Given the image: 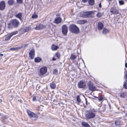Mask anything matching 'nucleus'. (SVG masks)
Returning a JSON list of instances; mask_svg holds the SVG:
<instances>
[{
	"instance_id": "nucleus-25",
	"label": "nucleus",
	"mask_w": 127,
	"mask_h": 127,
	"mask_svg": "<svg viewBox=\"0 0 127 127\" xmlns=\"http://www.w3.org/2000/svg\"><path fill=\"white\" fill-rule=\"evenodd\" d=\"M59 48V47L58 46L53 44L52 45L51 49L53 50H55Z\"/></svg>"
},
{
	"instance_id": "nucleus-31",
	"label": "nucleus",
	"mask_w": 127,
	"mask_h": 127,
	"mask_svg": "<svg viewBox=\"0 0 127 127\" xmlns=\"http://www.w3.org/2000/svg\"><path fill=\"white\" fill-rule=\"evenodd\" d=\"M102 15V14L100 12H99L96 15V16L98 17L99 18L101 17Z\"/></svg>"
},
{
	"instance_id": "nucleus-34",
	"label": "nucleus",
	"mask_w": 127,
	"mask_h": 127,
	"mask_svg": "<svg viewBox=\"0 0 127 127\" xmlns=\"http://www.w3.org/2000/svg\"><path fill=\"white\" fill-rule=\"evenodd\" d=\"M53 74L56 75L58 74V71L56 69H55L53 70Z\"/></svg>"
},
{
	"instance_id": "nucleus-13",
	"label": "nucleus",
	"mask_w": 127,
	"mask_h": 127,
	"mask_svg": "<svg viewBox=\"0 0 127 127\" xmlns=\"http://www.w3.org/2000/svg\"><path fill=\"white\" fill-rule=\"evenodd\" d=\"M45 28V26L41 24H38L37 25L34 29L35 30H39Z\"/></svg>"
},
{
	"instance_id": "nucleus-3",
	"label": "nucleus",
	"mask_w": 127,
	"mask_h": 127,
	"mask_svg": "<svg viewBox=\"0 0 127 127\" xmlns=\"http://www.w3.org/2000/svg\"><path fill=\"white\" fill-rule=\"evenodd\" d=\"M94 13L93 11L84 12L82 14V17L85 18L92 17H93L92 14Z\"/></svg>"
},
{
	"instance_id": "nucleus-38",
	"label": "nucleus",
	"mask_w": 127,
	"mask_h": 127,
	"mask_svg": "<svg viewBox=\"0 0 127 127\" xmlns=\"http://www.w3.org/2000/svg\"><path fill=\"white\" fill-rule=\"evenodd\" d=\"M17 2L19 4H21L22 3L23 0H16Z\"/></svg>"
},
{
	"instance_id": "nucleus-10",
	"label": "nucleus",
	"mask_w": 127,
	"mask_h": 127,
	"mask_svg": "<svg viewBox=\"0 0 127 127\" xmlns=\"http://www.w3.org/2000/svg\"><path fill=\"white\" fill-rule=\"evenodd\" d=\"M110 12L112 14L114 15H117L119 13L118 10L115 7H112L110 9Z\"/></svg>"
},
{
	"instance_id": "nucleus-23",
	"label": "nucleus",
	"mask_w": 127,
	"mask_h": 127,
	"mask_svg": "<svg viewBox=\"0 0 127 127\" xmlns=\"http://www.w3.org/2000/svg\"><path fill=\"white\" fill-rule=\"evenodd\" d=\"M41 60V58L39 57H36L34 59V61L35 62H39Z\"/></svg>"
},
{
	"instance_id": "nucleus-4",
	"label": "nucleus",
	"mask_w": 127,
	"mask_h": 127,
	"mask_svg": "<svg viewBox=\"0 0 127 127\" xmlns=\"http://www.w3.org/2000/svg\"><path fill=\"white\" fill-rule=\"evenodd\" d=\"M89 90L92 92L96 90V87L94 85L93 83L90 81H89L88 84Z\"/></svg>"
},
{
	"instance_id": "nucleus-49",
	"label": "nucleus",
	"mask_w": 127,
	"mask_h": 127,
	"mask_svg": "<svg viewBox=\"0 0 127 127\" xmlns=\"http://www.w3.org/2000/svg\"><path fill=\"white\" fill-rule=\"evenodd\" d=\"M109 1H111V0H109Z\"/></svg>"
},
{
	"instance_id": "nucleus-12",
	"label": "nucleus",
	"mask_w": 127,
	"mask_h": 127,
	"mask_svg": "<svg viewBox=\"0 0 127 127\" xmlns=\"http://www.w3.org/2000/svg\"><path fill=\"white\" fill-rule=\"evenodd\" d=\"M125 74L124 75V76L126 79L124 82L123 86L125 89H127V70L126 71H125Z\"/></svg>"
},
{
	"instance_id": "nucleus-15",
	"label": "nucleus",
	"mask_w": 127,
	"mask_h": 127,
	"mask_svg": "<svg viewBox=\"0 0 127 127\" xmlns=\"http://www.w3.org/2000/svg\"><path fill=\"white\" fill-rule=\"evenodd\" d=\"M62 21V19L61 17H57L55 19L54 22L57 24H58L60 23Z\"/></svg>"
},
{
	"instance_id": "nucleus-48",
	"label": "nucleus",
	"mask_w": 127,
	"mask_h": 127,
	"mask_svg": "<svg viewBox=\"0 0 127 127\" xmlns=\"http://www.w3.org/2000/svg\"><path fill=\"white\" fill-rule=\"evenodd\" d=\"M18 101H20L21 103L22 102V101L21 100H20L19 99H18Z\"/></svg>"
},
{
	"instance_id": "nucleus-32",
	"label": "nucleus",
	"mask_w": 127,
	"mask_h": 127,
	"mask_svg": "<svg viewBox=\"0 0 127 127\" xmlns=\"http://www.w3.org/2000/svg\"><path fill=\"white\" fill-rule=\"evenodd\" d=\"M8 26L7 27L8 29H11L12 28L13 26L11 22L10 23H8Z\"/></svg>"
},
{
	"instance_id": "nucleus-19",
	"label": "nucleus",
	"mask_w": 127,
	"mask_h": 127,
	"mask_svg": "<svg viewBox=\"0 0 127 127\" xmlns=\"http://www.w3.org/2000/svg\"><path fill=\"white\" fill-rule=\"evenodd\" d=\"M22 16V13H19L15 15L16 17L19 19L21 20H22L21 18Z\"/></svg>"
},
{
	"instance_id": "nucleus-26",
	"label": "nucleus",
	"mask_w": 127,
	"mask_h": 127,
	"mask_svg": "<svg viewBox=\"0 0 127 127\" xmlns=\"http://www.w3.org/2000/svg\"><path fill=\"white\" fill-rule=\"evenodd\" d=\"M86 22V21L85 20H79L77 21L78 23L80 24H83L85 23Z\"/></svg>"
},
{
	"instance_id": "nucleus-27",
	"label": "nucleus",
	"mask_w": 127,
	"mask_h": 127,
	"mask_svg": "<svg viewBox=\"0 0 127 127\" xmlns=\"http://www.w3.org/2000/svg\"><path fill=\"white\" fill-rule=\"evenodd\" d=\"M77 103L78 104H79V103L81 102V100L79 97V95H78L77 97Z\"/></svg>"
},
{
	"instance_id": "nucleus-37",
	"label": "nucleus",
	"mask_w": 127,
	"mask_h": 127,
	"mask_svg": "<svg viewBox=\"0 0 127 127\" xmlns=\"http://www.w3.org/2000/svg\"><path fill=\"white\" fill-rule=\"evenodd\" d=\"M56 56L58 58H59L60 57V54L59 53H57L56 54Z\"/></svg>"
},
{
	"instance_id": "nucleus-46",
	"label": "nucleus",
	"mask_w": 127,
	"mask_h": 127,
	"mask_svg": "<svg viewBox=\"0 0 127 127\" xmlns=\"http://www.w3.org/2000/svg\"><path fill=\"white\" fill-rule=\"evenodd\" d=\"M52 60H53V61H55L56 60V59H55V58H52Z\"/></svg>"
},
{
	"instance_id": "nucleus-2",
	"label": "nucleus",
	"mask_w": 127,
	"mask_h": 127,
	"mask_svg": "<svg viewBox=\"0 0 127 127\" xmlns=\"http://www.w3.org/2000/svg\"><path fill=\"white\" fill-rule=\"evenodd\" d=\"M69 29L70 31L73 33L77 34L80 32L79 28L75 24L71 25L69 27Z\"/></svg>"
},
{
	"instance_id": "nucleus-6",
	"label": "nucleus",
	"mask_w": 127,
	"mask_h": 127,
	"mask_svg": "<svg viewBox=\"0 0 127 127\" xmlns=\"http://www.w3.org/2000/svg\"><path fill=\"white\" fill-rule=\"evenodd\" d=\"M47 67H43L41 68L39 70V75L41 76L44 75L47 72Z\"/></svg>"
},
{
	"instance_id": "nucleus-30",
	"label": "nucleus",
	"mask_w": 127,
	"mask_h": 127,
	"mask_svg": "<svg viewBox=\"0 0 127 127\" xmlns=\"http://www.w3.org/2000/svg\"><path fill=\"white\" fill-rule=\"evenodd\" d=\"M76 56L75 55L71 54V55L70 59L72 60H73L76 58Z\"/></svg>"
},
{
	"instance_id": "nucleus-47",
	"label": "nucleus",
	"mask_w": 127,
	"mask_h": 127,
	"mask_svg": "<svg viewBox=\"0 0 127 127\" xmlns=\"http://www.w3.org/2000/svg\"><path fill=\"white\" fill-rule=\"evenodd\" d=\"M3 56V55L2 54H0V56Z\"/></svg>"
},
{
	"instance_id": "nucleus-22",
	"label": "nucleus",
	"mask_w": 127,
	"mask_h": 127,
	"mask_svg": "<svg viewBox=\"0 0 127 127\" xmlns=\"http://www.w3.org/2000/svg\"><path fill=\"white\" fill-rule=\"evenodd\" d=\"M120 96L121 98H125L126 96V93L125 92H122L121 93L120 95Z\"/></svg>"
},
{
	"instance_id": "nucleus-11",
	"label": "nucleus",
	"mask_w": 127,
	"mask_h": 127,
	"mask_svg": "<svg viewBox=\"0 0 127 127\" xmlns=\"http://www.w3.org/2000/svg\"><path fill=\"white\" fill-rule=\"evenodd\" d=\"M35 50L34 49H32L29 53V56L31 59H33L34 57Z\"/></svg>"
},
{
	"instance_id": "nucleus-1",
	"label": "nucleus",
	"mask_w": 127,
	"mask_h": 127,
	"mask_svg": "<svg viewBox=\"0 0 127 127\" xmlns=\"http://www.w3.org/2000/svg\"><path fill=\"white\" fill-rule=\"evenodd\" d=\"M96 112L97 111L94 108L87 110L85 114V117L87 120L94 119L96 116Z\"/></svg>"
},
{
	"instance_id": "nucleus-35",
	"label": "nucleus",
	"mask_w": 127,
	"mask_h": 127,
	"mask_svg": "<svg viewBox=\"0 0 127 127\" xmlns=\"http://www.w3.org/2000/svg\"><path fill=\"white\" fill-rule=\"evenodd\" d=\"M119 3L120 5H122L124 4V2L122 0L119 1Z\"/></svg>"
},
{
	"instance_id": "nucleus-28",
	"label": "nucleus",
	"mask_w": 127,
	"mask_h": 127,
	"mask_svg": "<svg viewBox=\"0 0 127 127\" xmlns=\"http://www.w3.org/2000/svg\"><path fill=\"white\" fill-rule=\"evenodd\" d=\"M115 123L116 126H120L122 124V122L119 120L116 121Z\"/></svg>"
},
{
	"instance_id": "nucleus-18",
	"label": "nucleus",
	"mask_w": 127,
	"mask_h": 127,
	"mask_svg": "<svg viewBox=\"0 0 127 127\" xmlns=\"http://www.w3.org/2000/svg\"><path fill=\"white\" fill-rule=\"evenodd\" d=\"M50 86L51 88L52 89H54L56 87L55 83L54 82H52L50 84Z\"/></svg>"
},
{
	"instance_id": "nucleus-45",
	"label": "nucleus",
	"mask_w": 127,
	"mask_h": 127,
	"mask_svg": "<svg viewBox=\"0 0 127 127\" xmlns=\"http://www.w3.org/2000/svg\"><path fill=\"white\" fill-rule=\"evenodd\" d=\"M125 67L127 68V63H126L125 64Z\"/></svg>"
},
{
	"instance_id": "nucleus-24",
	"label": "nucleus",
	"mask_w": 127,
	"mask_h": 127,
	"mask_svg": "<svg viewBox=\"0 0 127 127\" xmlns=\"http://www.w3.org/2000/svg\"><path fill=\"white\" fill-rule=\"evenodd\" d=\"M14 3V0H9L8 1V3L9 5H12Z\"/></svg>"
},
{
	"instance_id": "nucleus-41",
	"label": "nucleus",
	"mask_w": 127,
	"mask_h": 127,
	"mask_svg": "<svg viewBox=\"0 0 127 127\" xmlns=\"http://www.w3.org/2000/svg\"><path fill=\"white\" fill-rule=\"evenodd\" d=\"M36 100V97L34 96L32 98V100L33 101H35Z\"/></svg>"
},
{
	"instance_id": "nucleus-42",
	"label": "nucleus",
	"mask_w": 127,
	"mask_h": 127,
	"mask_svg": "<svg viewBox=\"0 0 127 127\" xmlns=\"http://www.w3.org/2000/svg\"><path fill=\"white\" fill-rule=\"evenodd\" d=\"M103 98L102 97H101L99 98V99H98V100L99 101H101L103 100Z\"/></svg>"
},
{
	"instance_id": "nucleus-36",
	"label": "nucleus",
	"mask_w": 127,
	"mask_h": 127,
	"mask_svg": "<svg viewBox=\"0 0 127 127\" xmlns=\"http://www.w3.org/2000/svg\"><path fill=\"white\" fill-rule=\"evenodd\" d=\"M31 29V27H26L25 29V31L26 32H28Z\"/></svg>"
},
{
	"instance_id": "nucleus-7",
	"label": "nucleus",
	"mask_w": 127,
	"mask_h": 127,
	"mask_svg": "<svg viewBox=\"0 0 127 127\" xmlns=\"http://www.w3.org/2000/svg\"><path fill=\"white\" fill-rule=\"evenodd\" d=\"M68 31L67 27L65 25H63L62 27V32L64 35H66Z\"/></svg>"
},
{
	"instance_id": "nucleus-21",
	"label": "nucleus",
	"mask_w": 127,
	"mask_h": 127,
	"mask_svg": "<svg viewBox=\"0 0 127 127\" xmlns=\"http://www.w3.org/2000/svg\"><path fill=\"white\" fill-rule=\"evenodd\" d=\"M88 2L90 5L93 6L95 4V0H88Z\"/></svg>"
},
{
	"instance_id": "nucleus-17",
	"label": "nucleus",
	"mask_w": 127,
	"mask_h": 127,
	"mask_svg": "<svg viewBox=\"0 0 127 127\" xmlns=\"http://www.w3.org/2000/svg\"><path fill=\"white\" fill-rule=\"evenodd\" d=\"M81 125L83 127H91L89 124L84 122H83L81 123Z\"/></svg>"
},
{
	"instance_id": "nucleus-5",
	"label": "nucleus",
	"mask_w": 127,
	"mask_h": 127,
	"mask_svg": "<svg viewBox=\"0 0 127 127\" xmlns=\"http://www.w3.org/2000/svg\"><path fill=\"white\" fill-rule=\"evenodd\" d=\"M78 87L80 89H84L86 86V83L83 81H81L78 83Z\"/></svg>"
},
{
	"instance_id": "nucleus-50",
	"label": "nucleus",
	"mask_w": 127,
	"mask_h": 127,
	"mask_svg": "<svg viewBox=\"0 0 127 127\" xmlns=\"http://www.w3.org/2000/svg\"><path fill=\"white\" fill-rule=\"evenodd\" d=\"M56 16H58V15H56Z\"/></svg>"
},
{
	"instance_id": "nucleus-20",
	"label": "nucleus",
	"mask_w": 127,
	"mask_h": 127,
	"mask_svg": "<svg viewBox=\"0 0 127 127\" xmlns=\"http://www.w3.org/2000/svg\"><path fill=\"white\" fill-rule=\"evenodd\" d=\"M27 111L29 115L31 117H32L33 116L34 113L30 111V110H27Z\"/></svg>"
},
{
	"instance_id": "nucleus-44",
	"label": "nucleus",
	"mask_w": 127,
	"mask_h": 127,
	"mask_svg": "<svg viewBox=\"0 0 127 127\" xmlns=\"http://www.w3.org/2000/svg\"><path fill=\"white\" fill-rule=\"evenodd\" d=\"M98 6L100 8H101V3H100L98 5Z\"/></svg>"
},
{
	"instance_id": "nucleus-16",
	"label": "nucleus",
	"mask_w": 127,
	"mask_h": 127,
	"mask_svg": "<svg viewBox=\"0 0 127 127\" xmlns=\"http://www.w3.org/2000/svg\"><path fill=\"white\" fill-rule=\"evenodd\" d=\"M103 27V24L101 22H98L97 24V28L98 30L99 31L102 29Z\"/></svg>"
},
{
	"instance_id": "nucleus-14",
	"label": "nucleus",
	"mask_w": 127,
	"mask_h": 127,
	"mask_svg": "<svg viewBox=\"0 0 127 127\" xmlns=\"http://www.w3.org/2000/svg\"><path fill=\"white\" fill-rule=\"evenodd\" d=\"M5 3L4 1H2L0 2V10H3L5 8Z\"/></svg>"
},
{
	"instance_id": "nucleus-40",
	"label": "nucleus",
	"mask_w": 127,
	"mask_h": 127,
	"mask_svg": "<svg viewBox=\"0 0 127 127\" xmlns=\"http://www.w3.org/2000/svg\"><path fill=\"white\" fill-rule=\"evenodd\" d=\"M32 117L35 118H37L38 117V116L37 114L34 113L33 116H32Z\"/></svg>"
},
{
	"instance_id": "nucleus-9",
	"label": "nucleus",
	"mask_w": 127,
	"mask_h": 127,
	"mask_svg": "<svg viewBox=\"0 0 127 127\" xmlns=\"http://www.w3.org/2000/svg\"><path fill=\"white\" fill-rule=\"evenodd\" d=\"M18 33L17 31L13 32L10 33L7 36H6L5 39V40L7 41L9 40L11 38V37L13 35L16 34Z\"/></svg>"
},
{
	"instance_id": "nucleus-29",
	"label": "nucleus",
	"mask_w": 127,
	"mask_h": 127,
	"mask_svg": "<svg viewBox=\"0 0 127 127\" xmlns=\"http://www.w3.org/2000/svg\"><path fill=\"white\" fill-rule=\"evenodd\" d=\"M108 32V30L105 28H104L102 31V33L103 34H106Z\"/></svg>"
},
{
	"instance_id": "nucleus-43",
	"label": "nucleus",
	"mask_w": 127,
	"mask_h": 127,
	"mask_svg": "<svg viewBox=\"0 0 127 127\" xmlns=\"http://www.w3.org/2000/svg\"><path fill=\"white\" fill-rule=\"evenodd\" d=\"M88 0H82V1L84 3H85L87 2Z\"/></svg>"
},
{
	"instance_id": "nucleus-33",
	"label": "nucleus",
	"mask_w": 127,
	"mask_h": 127,
	"mask_svg": "<svg viewBox=\"0 0 127 127\" xmlns=\"http://www.w3.org/2000/svg\"><path fill=\"white\" fill-rule=\"evenodd\" d=\"M20 48L19 47L16 48H10V50H15Z\"/></svg>"
},
{
	"instance_id": "nucleus-8",
	"label": "nucleus",
	"mask_w": 127,
	"mask_h": 127,
	"mask_svg": "<svg viewBox=\"0 0 127 127\" xmlns=\"http://www.w3.org/2000/svg\"><path fill=\"white\" fill-rule=\"evenodd\" d=\"M11 22L13 26L15 28L17 27L19 23V21L16 19L12 20Z\"/></svg>"
},
{
	"instance_id": "nucleus-39",
	"label": "nucleus",
	"mask_w": 127,
	"mask_h": 127,
	"mask_svg": "<svg viewBox=\"0 0 127 127\" xmlns=\"http://www.w3.org/2000/svg\"><path fill=\"white\" fill-rule=\"evenodd\" d=\"M38 17L37 15H32V18H37Z\"/></svg>"
}]
</instances>
